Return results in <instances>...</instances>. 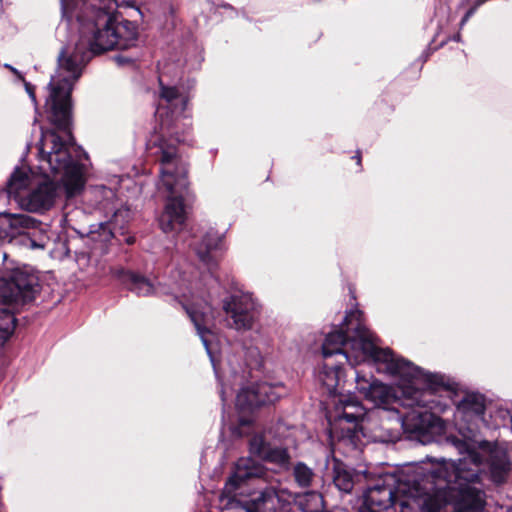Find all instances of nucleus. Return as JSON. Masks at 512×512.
Masks as SVG:
<instances>
[{
	"instance_id": "nucleus-1",
	"label": "nucleus",
	"mask_w": 512,
	"mask_h": 512,
	"mask_svg": "<svg viewBox=\"0 0 512 512\" xmlns=\"http://www.w3.org/2000/svg\"><path fill=\"white\" fill-rule=\"evenodd\" d=\"M482 456L466 446L458 461L442 459L422 482L404 475L384 474L364 493L361 512H387L399 501L411 512H439L452 505L454 512H483L485 493L481 484Z\"/></svg>"
},
{
	"instance_id": "nucleus-2",
	"label": "nucleus",
	"mask_w": 512,
	"mask_h": 512,
	"mask_svg": "<svg viewBox=\"0 0 512 512\" xmlns=\"http://www.w3.org/2000/svg\"><path fill=\"white\" fill-rule=\"evenodd\" d=\"M63 16L79 23V40L65 47L58 57V68L48 84L45 107L48 119L61 129L71 123V92L83 67L94 54L136 45L137 28L128 20L117 21L96 7V0H61Z\"/></svg>"
},
{
	"instance_id": "nucleus-3",
	"label": "nucleus",
	"mask_w": 512,
	"mask_h": 512,
	"mask_svg": "<svg viewBox=\"0 0 512 512\" xmlns=\"http://www.w3.org/2000/svg\"><path fill=\"white\" fill-rule=\"evenodd\" d=\"M62 131L66 133L67 139H61L53 131H42L38 165L41 175L27 167H17L7 182L9 196L27 211L43 213L54 206L58 188L50 178L61 181L67 197L79 194L84 187L82 161L85 153L72 142L69 127Z\"/></svg>"
},
{
	"instance_id": "nucleus-4",
	"label": "nucleus",
	"mask_w": 512,
	"mask_h": 512,
	"mask_svg": "<svg viewBox=\"0 0 512 512\" xmlns=\"http://www.w3.org/2000/svg\"><path fill=\"white\" fill-rule=\"evenodd\" d=\"M361 318L360 311H351L341 326L326 336L322 345L323 358L338 356L352 366L372 360L377 364L378 370L385 373L416 371L407 360L396 357L391 350L379 348L375 337Z\"/></svg>"
},
{
	"instance_id": "nucleus-5",
	"label": "nucleus",
	"mask_w": 512,
	"mask_h": 512,
	"mask_svg": "<svg viewBox=\"0 0 512 512\" xmlns=\"http://www.w3.org/2000/svg\"><path fill=\"white\" fill-rule=\"evenodd\" d=\"M416 371L411 373H389L390 375H399L411 385L403 384L401 387L403 394L402 406L411 408V411L404 416L401 415L403 431L411 437H416L422 441L426 437L439 433L443 430L442 420L431 413L428 408V396L431 391H435L443 385V377L438 374H431L407 361ZM404 372H408L404 370Z\"/></svg>"
},
{
	"instance_id": "nucleus-6",
	"label": "nucleus",
	"mask_w": 512,
	"mask_h": 512,
	"mask_svg": "<svg viewBox=\"0 0 512 512\" xmlns=\"http://www.w3.org/2000/svg\"><path fill=\"white\" fill-rule=\"evenodd\" d=\"M118 277L128 289L138 295H149L152 292L159 294H172L175 300L179 301L185 309L189 318L193 322L198 335L200 336L204 347L210 355V336L212 335L209 326L213 319V313L210 305L204 298V295H194L191 290V283L183 279L182 282L159 284L158 287L147 280L130 271H120Z\"/></svg>"
},
{
	"instance_id": "nucleus-7",
	"label": "nucleus",
	"mask_w": 512,
	"mask_h": 512,
	"mask_svg": "<svg viewBox=\"0 0 512 512\" xmlns=\"http://www.w3.org/2000/svg\"><path fill=\"white\" fill-rule=\"evenodd\" d=\"M40 291L38 277L21 269L0 278V346L12 335L16 318L11 305L33 301Z\"/></svg>"
},
{
	"instance_id": "nucleus-8",
	"label": "nucleus",
	"mask_w": 512,
	"mask_h": 512,
	"mask_svg": "<svg viewBox=\"0 0 512 512\" xmlns=\"http://www.w3.org/2000/svg\"><path fill=\"white\" fill-rule=\"evenodd\" d=\"M162 186L169 193L164 211L159 217L161 230L166 234L180 232L186 222L187 213L183 203V195L188 187L186 170L183 164L179 166V174L175 179L173 176V162L175 151L172 147L162 150Z\"/></svg>"
},
{
	"instance_id": "nucleus-9",
	"label": "nucleus",
	"mask_w": 512,
	"mask_h": 512,
	"mask_svg": "<svg viewBox=\"0 0 512 512\" xmlns=\"http://www.w3.org/2000/svg\"><path fill=\"white\" fill-rule=\"evenodd\" d=\"M335 414L330 422V434L339 442L355 446L358 440L357 422L366 412L363 405L351 394L334 396Z\"/></svg>"
},
{
	"instance_id": "nucleus-10",
	"label": "nucleus",
	"mask_w": 512,
	"mask_h": 512,
	"mask_svg": "<svg viewBox=\"0 0 512 512\" xmlns=\"http://www.w3.org/2000/svg\"><path fill=\"white\" fill-rule=\"evenodd\" d=\"M230 328L237 331L252 329L257 316L258 304L250 293L238 292L223 301Z\"/></svg>"
},
{
	"instance_id": "nucleus-11",
	"label": "nucleus",
	"mask_w": 512,
	"mask_h": 512,
	"mask_svg": "<svg viewBox=\"0 0 512 512\" xmlns=\"http://www.w3.org/2000/svg\"><path fill=\"white\" fill-rule=\"evenodd\" d=\"M398 377L400 380L399 383V392L392 389L390 386L383 384L377 380L371 381V376L366 377L365 375L360 374V372H356V388L357 390L370 402H372L377 409H392L395 407V404H399L402 406L403 404V394L401 387L403 384L411 385L406 380H403L399 375H394Z\"/></svg>"
},
{
	"instance_id": "nucleus-12",
	"label": "nucleus",
	"mask_w": 512,
	"mask_h": 512,
	"mask_svg": "<svg viewBox=\"0 0 512 512\" xmlns=\"http://www.w3.org/2000/svg\"><path fill=\"white\" fill-rule=\"evenodd\" d=\"M286 394L285 387L267 382L242 388L236 396V406L240 410H251L266 404H272Z\"/></svg>"
},
{
	"instance_id": "nucleus-13",
	"label": "nucleus",
	"mask_w": 512,
	"mask_h": 512,
	"mask_svg": "<svg viewBox=\"0 0 512 512\" xmlns=\"http://www.w3.org/2000/svg\"><path fill=\"white\" fill-rule=\"evenodd\" d=\"M160 85V103L156 113L160 119L161 129L169 133L174 122L183 115L188 99L175 87L164 86L161 82Z\"/></svg>"
},
{
	"instance_id": "nucleus-14",
	"label": "nucleus",
	"mask_w": 512,
	"mask_h": 512,
	"mask_svg": "<svg viewBox=\"0 0 512 512\" xmlns=\"http://www.w3.org/2000/svg\"><path fill=\"white\" fill-rule=\"evenodd\" d=\"M371 416L378 420V422L372 421L371 423L372 439L374 441L389 443L395 442L400 438L403 427L401 415L396 407L374 410Z\"/></svg>"
},
{
	"instance_id": "nucleus-15",
	"label": "nucleus",
	"mask_w": 512,
	"mask_h": 512,
	"mask_svg": "<svg viewBox=\"0 0 512 512\" xmlns=\"http://www.w3.org/2000/svg\"><path fill=\"white\" fill-rule=\"evenodd\" d=\"M265 475L266 469L261 463L251 457L240 458L235 465L234 474L226 482L225 492L231 494L236 490L240 482L251 478H261Z\"/></svg>"
},
{
	"instance_id": "nucleus-16",
	"label": "nucleus",
	"mask_w": 512,
	"mask_h": 512,
	"mask_svg": "<svg viewBox=\"0 0 512 512\" xmlns=\"http://www.w3.org/2000/svg\"><path fill=\"white\" fill-rule=\"evenodd\" d=\"M250 452L262 460L279 465H285L289 460L286 449L271 447L261 435H256L250 440Z\"/></svg>"
},
{
	"instance_id": "nucleus-17",
	"label": "nucleus",
	"mask_w": 512,
	"mask_h": 512,
	"mask_svg": "<svg viewBox=\"0 0 512 512\" xmlns=\"http://www.w3.org/2000/svg\"><path fill=\"white\" fill-rule=\"evenodd\" d=\"M345 360L334 361L332 357L324 358L323 364L316 374L318 382L332 395L336 392L342 377L341 366Z\"/></svg>"
},
{
	"instance_id": "nucleus-18",
	"label": "nucleus",
	"mask_w": 512,
	"mask_h": 512,
	"mask_svg": "<svg viewBox=\"0 0 512 512\" xmlns=\"http://www.w3.org/2000/svg\"><path fill=\"white\" fill-rule=\"evenodd\" d=\"M1 225L10 230L11 236L21 235L27 237L30 229L37 228L38 220L26 214L3 213L0 216Z\"/></svg>"
},
{
	"instance_id": "nucleus-19",
	"label": "nucleus",
	"mask_w": 512,
	"mask_h": 512,
	"mask_svg": "<svg viewBox=\"0 0 512 512\" xmlns=\"http://www.w3.org/2000/svg\"><path fill=\"white\" fill-rule=\"evenodd\" d=\"M220 242V236L217 233L210 231L203 237L201 242L197 243L194 247V251L199 260L209 269L216 264L215 252L218 249Z\"/></svg>"
},
{
	"instance_id": "nucleus-20",
	"label": "nucleus",
	"mask_w": 512,
	"mask_h": 512,
	"mask_svg": "<svg viewBox=\"0 0 512 512\" xmlns=\"http://www.w3.org/2000/svg\"><path fill=\"white\" fill-rule=\"evenodd\" d=\"M490 477L493 482L499 484L505 481L510 470V463L506 453L495 450L490 455Z\"/></svg>"
},
{
	"instance_id": "nucleus-21",
	"label": "nucleus",
	"mask_w": 512,
	"mask_h": 512,
	"mask_svg": "<svg viewBox=\"0 0 512 512\" xmlns=\"http://www.w3.org/2000/svg\"><path fill=\"white\" fill-rule=\"evenodd\" d=\"M333 482L342 492H351L355 480L352 471L342 463H335L333 468Z\"/></svg>"
},
{
	"instance_id": "nucleus-22",
	"label": "nucleus",
	"mask_w": 512,
	"mask_h": 512,
	"mask_svg": "<svg viewBox=\"0 0 512 512\" xmlns=\"http://www.w3.org/2000/svg\"><path fill=\"white\" fill-rule=\"evenodd\" d=\"M458 410L467 416L481 418L485 410L484 398L478 394H469L460 402Z\"/></svg>"
},
{
	"instance_id": "nucleus-23",
	"label": "nucleus",
	"mask_w": 512,
	"mask_h": 512,
	"mask_svg": "<svg viewBox=\"0 0 512 512\" xmlns=\"http://www.w3.org/2000/svg\"><path fill=\"white\" fill-rule=\"evenodd\" d=\"M315 473L312 468L303 462H298L293 467V477L296 484L301 488H309L312 486Z\"/></svg>"
},
{
	"instance_id": "nucleus-24",
	"label": "nucleus",
	"mask_w": 512,
	"mask_h": 512,
	"mask_svg": "<svg viewBox=\"0 0 512 512\" xmlns=\"http://www.w3.org/2000/svg\"><path fill=\"white\" fill-rule=\"evenodd\" d=\"M26 240L29 242V246L32 249H44L49 242L47 226H43L38 221L37 228L30 229V231L27 232Z\"/></svg>"
},
{
	"instance_id": "nucleus-25",
	"label": "nucleus",
	"mask_w": 512,
	"mask_h": 512,
	"mask_svg": "<svg viewBox=\"0 0 512 512\" xmlns=\"http://www.w3.org/2000/svg\"><path fill=\"white\" fill-rule=\"evenodd\" d=\"M88 233L92 240L99 242H107L113 237L110 222L92 224Z\"/></svg>"
},
{
	"instance_id": "nucleus-26",
	"label": "nucleus",
	"mask_w": 512,
	"mask_h": 512,
	"mask_svg": "<svg viewBox=\"0 0 512 512\" xmlns=\"http://www.w3.org/2000/svg\"><path fill=\"white\" fill-rule=\"evenodd\" d=\"M169 147H172L175 151V156L172 159V162H173L172 171H173V176H174V180H175L179 174V166L181 164H183L186 171H187V167H186L185 162L181 158L178 157L176 147L173 144H168L166 142V140H164V139L160 140L159 145H158V151H156V154H160V156H159L160 163H162V156H163L162 150L165 148H169ZM162 168H163V164H161V169Z\"/></svg>"
},
{
	"instance_id": "nucleus-27",
	"label": "nucleus",
	"mask_w": 512,
	"mask_h": 512,
	"mask_svg": "<svg viewBox=\"0 0 512 512\" xmlns=\"http://www.w3.org/2000/svg\"><path fill=\"white\" fill-rule=\"evenodd\" d=\"M92 193L96 197H103L105 200L109 201L115 197V193L112 189L106 188L104 186H97L93 188Z\"/></svg>"
},
{
	"instance_id": "nucleus-28",
	"label": "nucleus",
	"mask_w": 512,
	"mask_h": 512,
	"mask_svg": "<svg viewBox=\"0 0 512 512\" xmlns=\"http://www.w3.org/2000/svg\"><path fill=\"white\" fill-rule=\"evenodd\" d=\"M24 86H25V90L29 94L31 100L34 103H36V96H35V93H34V87L30 83H28V82H24Z\"/></svg>"
},
{
	"instance_id": "nucleus-29",
	"label": "nucleus",
	"mask_w": 512,
	"mask_h": 512,
	"mask_svg": "<svg viewBox=\"0 0 512 512\" xmlns=\"http://www.w3.org/2000/svg\"><path fill=\"white\" fill-rule=\"evenodd\" d=\"M475 11V8H471L469 9L466 14L464 15V17L462 18L461 20V26H463L467 21L468 19L472 16V14L474 13Z\"/></svg>"
},
{
	"instance_id": "nucleus-30",
	"label": "nucleus",
	"mask_w": 512,
	"mask_h": 512,
	"mask_svg": "<svg viewBox=\"0 0 512 512\" xmlns=\"http://www.w3.org/2000/svg\"><path fill=\"white\" fill-rule=\"evenodd\" d=\"M115 60L117 61V63L119 65H124V64L130 62V60L128 58H125L123 56H117V57H115Z\"/></svg>"
},
{
	"instance_id": "nucleus-31",
	"label": "nucleus",
	"mask_w": 512,
	"mask_h": 512,
	"mask_svg": "<svg viewBox=\"0 0 512 512\" xmlns=\"http://www.w3.org/2000/svg\"><path fill=\"white\" fill-rule=\"evenodd\" d=\"M7 68H9L14 74H16L19 78H22L21 74L13 67H11L10 65H6Z\"/></svg>"
},
{
	"instance_id": "nucleus-32",
	"label": "nucleus",
	"mask_w": 512,
	"mask_h": 512,
	"mask_svg": "<svg viewBox=\"0 0 512 512\" xmlns=\"http://www.w3.org/2000/svg\"><path fill=\"white\" fill-rule=\"evenodd\" d=\"M225 394H226V391L224 389H222L221 392H220V395H221V398H222L223 402L226 400L225 399Z\"/></svg>"
},
{
	"instance_id": "nucleus-33",
	"label": "nucleus",
	"mask_w": 512,
	"mask_h": 512,
	"mask_svg": "<svg viewBox=\"0 0 512 512\" xmlns=\"http://www.w3.org/2000/svg\"><path fill=\"white\" fill-rule=\"evenodd\" d=\"M1 257H2V259H3V260H6V258H7V254H6L5 252H2V253H1Z\"/></svg>"
},
{
	"instance_id": "nucleus-34",
	"label": "nucleus",
	"mask_w": 512,
	"mask_h": 512,
	"mask_svg": "<svg viewBox=\"0 0 512 512\" xmlns=\"http://www.w3.org/2000/svg\"><path fill=\"white\" fill-rule=\"evenodd\" d=\"M356 158H357V163L360 164V162H361L360 156H357Z\"/></svg>"
},
{
	"instance_id": "nucleus-35",
	"label": "nucleus",
	"mask_w": 512,
	"mask_h": 512,
	"mask_svg": "<svg viewBox=\"0 0 512 512\" xmlns=\"http://www.w3.org/2000/svg\"><path fill=\"white\" fill-rule=\"evenodd\" d=\"M247 423H248V422H246V421H244V420H243V421H241V424H242V425H245V424H247Z\"/></svg>"
},
{
	"instance_id": "nucleus-36",
	"label": "nucleus",
	"mask_w": 512,
	"mask_h": 512,
	"mask_svg": "<svg viewBox=\"0 0 512 512\" xmlns=\"http://www.w3.org/2000/svg\"><path fill=\"white\" fill-rule=\"evenodd\" d=\"M99 205H102V207H106V205L102 204V202H99Z\"/></svg>"
},
{
	"instance_id": "nucleus-37",
	"label": "nucleus",
	"mask_w": 512,
	"mask_h": 512,
	"mask_svg": "<svg viewBox=\"0 0 512 512\" xmlns=\"http://www.w3.org/2000/svg\"><path fill=\"white\" fill-rule=\"evenodd\" d=\"M99 205H102V207H106V205L102 204V202H99Z\"/></svg>"
},
{
	"instance_id": "nucleus-38",
	"label": "nucleus",
	"mask_w": 512,
	"mask_h": 512,
	"mask_svg": "<svg viewBox=\"0 0 512 512\" xmlns=\"http://www.w3.org/2000/svg\"><path fill=\"white\" fill-rule=\"evenodd\" d=\"M117 217H118V212H116V213L114 214V218H117Z\"/></svg>"
}]
</instances>
